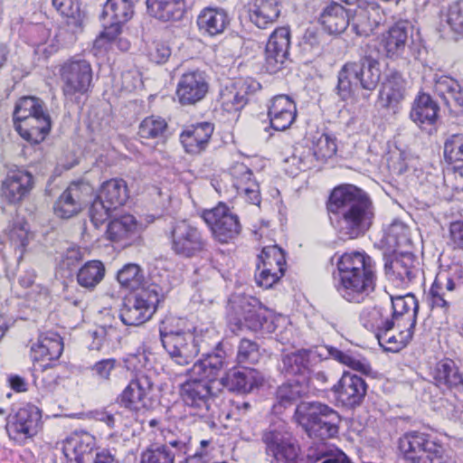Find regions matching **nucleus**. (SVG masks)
<instances>
[{"mask_svg": "<svg viewBox=\"0 0 463 463\" xmlns=\"http://www.w3.org/2000/svg\"><path fill=\"white\" fill-rule=\"evenodd\" d=\"M327 210L336 232L345 240L364 236L375 216L368 194L353 184L335 188L329 196Z\"/></svg>", "mask_w": 463, "mask_h": 463, "instance_id": "1", "label": "nucleus"}, {"mask_svg": "<svg viewBox=\"0 0 463 463\" xmlns=\"http://www.w3.org/2000/svg\"><path fill=\"white\" fill-rule=\"evenodd\" d=\"M338 273L335 288L349 303L361 304L375 290L377 274L375 262L365 252L344 253L337 260Z\"/></svg>", "mask_w": 463, "mask_h": 463, "instance_id": "2", "label": "nucleus"}, {"mask_svg": "<svg viewBox=\"0 0 463 463\" xmlns=\"http://www.w3.org/2000/svg\"><path fill=\"white\" fill-rule=\"evenodd\" d=\"M332 358L351 369L364 374L370 373L372 368L368 361L351 352H343L331 345L317 346L313 349H301L283 354L279 365L286 376H306L310 368L321 360Z\"/></svg>", "mask_w": 463, "mask_h": 463, "instance_id": "3", "label": "nucleus"}, {"mask_svg": "<svg viewBox=\"0 0 463 463\" xmlns=\"http://www.w3.org/2000/svg\"><path fill=\"white\" fill-rule=\"evenodd\" d=\"M295 419L309 438L320 440L335 437L341 421L336 411L318 402L298 404Z\"/></svg>", "mask_w": 463, "mask_h": 463, "instance_id": "4", "label": "nucleus"}, {"mask_svg": "<svg viewBox=\"0 0 463 463\" xmlns=\"http://www.w3.org/2000/svg\"><path fill=\"white\" fill-rule=\"evenodd\" d=\"M381 75L380 62L372 56L348 61L338 72L336 93L342 100H346L357 87L373 91L378 86Z\"/></svg>", "mask_w": 463, "mask_h": 463, "instance_id": "5", "label": "nucleus"}, {"mask_svg": "<svg viewBox=\"0 0 463 463\" xmlns=\"http://www.w3.org/2000/svg\"><path fill=\"white\" fill-rule=\"evenodd\" d=\"M227 319L233 333L244 327L250 331L263 330L268 322L266 310L260 301L250 295L233 294L227 304Z\"/></svg>", "mask_w": 463, "mask_h": 463, "instance_id": "6", "label": "nucleus"}, {"mask_svg": "<svg viewBox=\"0 0 463 463\" xmlns=\"http://www.w3.org/2000/svg\"><path fill=\"white\" fill-rule=\"evenodd\" d=\"M171 250L183 258L198 256L207 250L208 241L203 232L187 220H174L164 229Z\"/></svg>", "mask_w": 463, "mask_h": 463, "instance_id": "7", "label": "nucleus"}, {"mask_svg": "<svg viewBox=\"0 0 463 463\" xmlns=\"http://www.w3.org/2000/svg\"><path fill=\"white\" fill-rule=\"evenodd\" d=\"M129 197L127 182L113 178L104 182L89 209L90 222L99 228Z\"/></svg>", "mask_w": 463, "mask_h": 463, "instance_id": "8", "label": "nucleus"}, {"mask_svg": "<svg viewBox=\"0 0 463 463\" xmlns=\"http://www.w3.org/2000/svg\"><path fill=\"white\" fill-rule=\"evenodd\" d=\"M399 449L409 463H446L443 445L430 434L410 431L399 439Z\"/></svg>", "mask_w": 463, "mask_h": 463, "instance_id": "9", "label": "nucleus"}, {"mask_svg": "<svg viewBox=\"0 0 463 463\" xmlns=\"http://www.w3.org/2000/svg\"><path fill=\"white\" fill-rule=\"evenodd\" d=\"M58 75L62 94L66 99H72L77 94L88 92L93 71L90 61L76 54L59 65Z\"/></svg>", "mask_w": 463, "mask_h": 463, "instance_id": "10", "label": "nucleus"}, {"mask_svg": "<svg viewBox=\"0 0 463 463\" xmlns=\"http://www.w3.org/2000/svg\"><path fill=\"white\" fill-rule=\"evenodd\" d=\"M171 322L164 320L159 326L162 345L175 364L187 365L200 352L198 342L190 331L174 330Z\"/></svg>", "mask_w": 463, "mask_h": 463, "instance_id": "11", "label": "nucleus"}, {"mask_svg": "<svg viewBox=\"0 0 463 463\" xmlns=\"http://www.w3.org/2000/svg\"><path fill=\"white\" fill-rule=\"evenodd\" d=\"M180 394L190 413L214 424L217 406L214 402L213 386L205 380L191 377L180 386Z\"/></svg>", "mask_w": 463, "mask_h": 463, "instance_id": "12", "label": "nucleus"}, {"mask_svg": "<svg viewBox=\"0 0 463 463\" xmlns=\"http://www.w3.org/2000/svg\"><path fill=\"white\" fill-rule=\"evenodd\" d=\"M261 440L273 463H290L298 458L300 449L298 440L284 423L269 425L263 430Z\"/></svg>", "mask_w": 463, "mask_h": 463, "instance_id": "13", "label": "nucleus"}, {"mask_svg": "<svg viewBox=\"0 0 463 463\" xmlns=\"http://www.w3.org/2000/svg\"><path fill=\"white\" fill-rule=\"evenodd\" d=\"M157 286L142 288L134 296L126 298L119 310V317L126 326L144 324L156 312L161 301Z\"/></svg>", "mask_w": 463, "mask_h": 463, "instance_id": "14", "label": "nucleus"}, {"mask_svg": "<svg viewBox=\"0 0 463 463\" xmlns=\"http://www.w3.org/2000/svg\"><path fill=\"white\" fill-rule=\"evenodd\" d=\"M202 218L211 229L213 237L221 243H227L233 240L241 231L239 217L232 213L223 203H220L213 209L203 211Z\"/></svg>", "mask_w": 463, "mask_h": 463, "instance_id": "15", "label": "nucleus"}, {"mask_svg": "<svg viewBox=\"0 0 463 463\" xmlns=\"http://www.w3.org/2000/svg\"><path fill=\"white\" fill-rule=\"evenodd\" d=\"M155 383L145 373L137 375L118 396L117 402L130 411L137 412L152 405Z\"/></svg>", "mask_w": 463, "mask_h": 463, "instance_id": "16", "label": "nucleus"}, {"mask_svg": "<svg viewBox=\"0 0 463 463\" xmlns=\"http://www.w3.org/2000/svg\"><path fill=\"white\" fill-rule=\"evenodd\" d=\"M256 275L257 284L269 288L284 275L286 259L285 253L278 245L264 247L258 256Z\"/></svg>", "mask_w": 463, "mask_h": 463, "instance_id": "17", "label": "nucleus"}, {"mask_svg": "<svg viewBox=\"0 0 463 463\" xmlns=\"http://www.w3.org/2000/svg\"><path fill=\"white\" fill-rule=\"evenodd\" d=\"M41 411L33 404L21 407L14 414L7 417L8 436L18 441L35 436L41 425Z\"/></svg>", "mask_w": 463, "mask_h": 463, "instance_id": "18", "label": "nucleus"}, {"mask_svg": "<svg viewBox=\"0 0 463 463\" xmlns=\"http://www.w3.org/2000/svg\"><path fill=\"white\" fill-rule=\"evenodd\" d=\"M132 0H107L101 13L104 30L100 36L109 41L116 39L121 28L133 15Z\"/></svg>", "mask_w": 463, "mask_h": 463, "instance_id": "19", "label": "nucleus"}, {"mask_svg": "<svg viewBox=\"0 0 463 463\" xmlns=\"http://www.w3.org/2000/svg\"><path fill=\"white\" fill-rule=\"evenodd\" d=\"M290 30L288 27L277 28L269 36L265 49V69L276 73L283 68L288 56Z\"/></svg>", "mask_w": 463, "mask_h": 463, "instance_id": "20", "label": "nucleus"}, {"mask_svg": "<svg viewBox=\"0 0 463 463\" xmlns=\"http://www.w3.org/2000/svg\"><path fill=\"white\" fill-rule=\"evenodd\" d=\"M419 262L411 252H402L385 263V272L397 288H406L420 274Z\"/></svg>", "mask_w": 463, "mask_h": 463, "instance_id": "21", "label": "nucleus"}, {"mask_svg": "<svg viewBox=\"0 0 463 463\" xmlns=\"http://www.w3.org/2000/svg\"><path fill=\"white\" fill-rule=\"evenodd\" d=\"M33 187V176L24 169L10 170L2 183L1 195L10 204H19Z\"/></svg>", "mask_w": 463, "mask_h": 463, "instance_id": "22", "label": "nucleus"}, {"mask_svg": "<svg viewBox=\"0 0 463 463\" xmlns=\"http://www.w3.org/2000/svg\"><path fill=\"white\" fill-rule=\"evenodd\" d=\"M100 449L96 447V439L89 433L71 436L62 443L63 463H90Z\"/></svg>", "mask_w": 463, "mask_h": 463, "instance_id": "23", "label": "nucleus"}, {"mask_svg": "<svg viewBox=\"0 0 463 463\" xmlns=\"http://www.w3.org/2000/svg\"><path fill=\"white\" fill-rule=\"evenodd\" d=\"M209 90L205 74L200 71L184 73L177 83L176 97L182 105H194L201 101Z\"/></svg>", "mask_w": 463, "mask_h": 463, "instance_id": "24", "label": "nucleus"}, {"mask_svg": "<svg viewBox=\"0 0 463 463\" xmlns=\"http://www.w3.org/2000/svg\"><path fill=\"white\" fill-rule=\"evenodd\" d=\"M333 391L343 406L354 408L364 400L367 384L361 376L345 372L337 384L334 385Z\"/></svg>", "mask_w": 463, "mask_h": 463, "instance_id": "25", "label": "nucleus"}, {"mask_svg": "<svg viewBox=\"0 0 463 463\" xmlns=\"http://www.w3.org/2000/svg\"><path fill=\"white\" fill-rule=\"evenodd\" d=\"M222 384L231 392L249 393L264 384L265 377L258 370L241 366L239 369L229 371L221 379Z\"/></svg>", "mask_w": 463, "mask_h": 463, "instance_id": "26", "label": "nucleus"}, {"mask_svg": "<svg viewBox=\"0 0 463 463\" xmlns=\"http://www.w3.org/2000/svg\"><path fill=\"white\" fill-rule=\"evenodd\" d=\"M225 356L222 343L219 342L213 352L203 354L202 359L194 364L191 368L192 377L205 380L212 385L223 370Z\"/></svg>", "mask_w": 463, "mask_h": 463, "instance_id": "27", "label": "nucleus"}, {"mask_svg": "<svg viewBox=\"0 0 463 463\" xmlns=\"http://www.w3.org/2000/svg\"><path fill=\"white\" fill-rule=\"evenodd\" d=\"M260 86L251 79H239L230 86H226L220 95L223 109L228 111L241 110L248 102V95Z\"/></svg>", "mask_w": 463, "mask_h": 463, "instance_id": "28", "label": "nucleus"}, {"mask_svg": "<svg viewBox=\"0 0 463 463\" xmlns=\"http://www.w3.org/2000/svg\"><path fill=\"white\" fill-rule=\"evenodd\" d=\"M63 351L61 335L55 332H45L39 335L36 344L31 346V357L34 362H46L43 368L46 369L52 361L60 358Z\"/></svg>", "mask_w": 463, "mask_h": 463, "instance_id": "29", "label": "nucleus"}, {"mask_svg": "<svg viewBox=\"0 0 463 463\" xmlns=\"http://www.w3.org/2000/svg\"><path fill=\"white\" fill-rule=\"evenodd\" d=\"M268 116L273 129L283 131L288 129L297 117V107L288 95H278L270 100Z\"/></svg>", "mask_w": 463, "mask_h": 463, "instance_id": "30", "label": "nucleus"}, {"mask_svg": "<svg viewBox=\"0 0 463 463\" xmlns=\"http://www.w3.org/2000/svg\"><path fill=\"white\" fill-rule=\"evenodd\" d=\"M434 384L439 389H463V373L457 364L449 358L438 361L430 373Z\"/></svg>", "mask_w": 463, "mask_h": 463, "instance_id": "31", "label": "nucleus"}, {"mask_svg": "<svg viewBox=\"0 0 463 463\" xmlns=\"http://www.w3.org/2000/svg\"><path fill=\"white\" fill-rule=\"evenodd\" d=\"M352 22L356 34L366 37L384 22V15L376 3H367L357 6Z\"/></svg>", "mask_w": 463, "mask_h": 463, "instance_id": "32", "label": "nucleus"}, {"mask_svg": "<svg viewBox=\"0 0 463 463\" xmlns=\"http://www.w3.org/2000/svg\"><path fill=\"white\" fill-rule=\"evenodd\" d=\"M213 130V124L210 122H200L183 130L180 134V141L185 152L198 155L204 151Z\"/></svg>", "mask_w": 463, "mask_h": 463, "instance_id": "33", "label": "nucleus"}, {"mask_svg": "<svg viewBox=\"0 0 463 463\" xmlns=\"http://www.w3.org/2000/svg\"><path fill=\"white\" fill-rule=\"evenodd\" d=\"M281 5L278 0H251L248 5L250 21L260 29H268L279 17Z\"/></svg>", "mask_w": 463, "mask_h": 463, "instance_id": "34", "label": "nucleus"}, {"mask_svg": "<svg viewBox=\"0 0 463 463\" xmlns=\"http://www.w3.org/2000/svg\"><path fill=\"white\" fill-rule=\"evenodd\" d=\"M83 184L71 183L54 203L53 211L57 217L69 219L78 214L83 204Z\"/></svg>", "mask_w": 463, "mask_h": 463, "instance_id": "35", "label": "nucleus"}, {"mask_svg": "<svg viewBox=\"0 0 463 463\" xmlns=\"http://www.w3.org/2000/svg\"><path fill=\"white\" fill-rule=\"evenodd\" d=\"M439 107L427 93H420L414 99L410 118L421 129L432 127L438 120Z\"/></svg>", "mask_w": 463, "mask_h": 463, "instance_id": "36", "label": "nucleus"}, {"mask_svg": "<svg viewBox=\"0 0 463 463\" xmlns=\"http://www.w3.org/2000/svg\"><path fill=\"white\" fill-rule=\"evenodd\" d=\"M456 288L457 283L452 278L437 277L427 294L429 305L431 308H440L445 313L449 312L455 299Z\"/></svg>", "mask_w": 463, "mask_h": 463, "instance_id": "37", "label": "nucleus"}, {"mask_svg": "<svg viewBox=\"0 0 463 463\" xmlns=\"http://www.w3.org/2000/svg\"><path fill=\"white\" fill-rule=\"evenodd\" d=\"M381 46L387 58L405 60L408 48V27L403 24H396L386 33L383 34Z\"/></svg>", "mask_w": 463, "mask_h": 463, "instance_id": "38", "label": "nucleus"}, {"mask_svg": "<svg viewBox=\"0 0 463 463\" xmlns=\"http://www.w3.org/2000/svg\"><path fill=\"white\" fill-rule=\"evenodd\" d=\"M229 24V14L222 7H205L197 17L199 31L204 35H219L224 32Z\"/></svg>", "mask_w": 463, "mask_h": 463, "instance_id": "39", "label": "nucleus"}, {"mask_svg": "<svg viewBox=\"0 0 463 463\" xmlns=\"http://www.w3.org/2000/svg\"><path fill=\"white\" fill-rule=\"evenodd\" d=\"M20 137L30 144H40L49 135L52 128L51 117L30 118L14 123Z\"/></svg>", "mask_w": 463, "mask_h": 463, "instance_id": "40", "label": "nucleus"}, {"mask_svg": "<svg viewBox=\"0 0 463 463\" xmlns=\"http://www.w3.org/2000/svg\"><path fill=\"white\" fill-rule=\"evenodd\" d=\"M434 92L439 96L449 108L463 107V93L460 84L453 78L435 75Z\"/></svg>", "mask_w": 463, "mask_h": 463, "instance_id": "41", "label": "nucleus"}, {"mask_svg": "<svg viewBox=\"0 0 463 463\" xmlns=\"http://www.w3.org/2000/svg\"><path fill=\"white\" fill-rule=\"evenodd\" d=\"M320 22L329 33L339 34L345 31L350 19L344 6L332 2L324 8L320 15Z\"/></svg>", "mask_w": 463, "mask_h": 463, "instance_id": "42", "label": "nucleus"}, {"mask_svg": "<svg viewBox=\"0 0 463 463\" xmlns=\"http://www.w3.org/2000/svg\"><path fill=\"white\" fill-rule=\"evenodd\" d=\"M406 82L402 75L397 71H391L383 84L380 97L384 101V106L395 108L404 99Z\"/></svg>", "mask_w": 463, "mask_h": 463, "instance_id": "43", "label": "nucleus"}, {"mask_svg": "<svg viewBox=\"0 0 463 463\" xmlns=\"http://www.w3.org/2000/svg\"><path fill=\"white\" fill-rule=\"evenodd\" d=\"M148 14L164 22L179 20L184 12L183 0H146Z\"/></svg>", "mask_w": 463, "mask_h": 463, "instance_id": "44", "label": "nucleus"}, {"mask_svg": "<svg viewBox=\"0 0 463 463\" xmlns=\"http://www.w3.org/2000/svg\"><path fill=\"white\" fill-rule=\"evenodd\" d=\"M106 268L102 261L92 260L85 262L76 273L77 283L88 291H93L104 279Z\"/></svg>", "mask_w": 463, "mask_h": 463, "instance_id": "45", "label": "nucleus"}, {"mask_svg": "<svg viewBox=\"0 0 463 463\" xmlns=\"http://www.w3.org/2000/svg\"><path fill=\"white\" fill-rule=\"evenodd\" d=\"M36 117H50L44 102L39 98L31 96L20 98L14 107V123Z\"/></svg>", "mask_w": 463, "mask_h": 463, "instance_id": "46", "label": "nucleus"}, {"mask_svg": "<svg viewBox=\"0 0 463 463\" xmlns=\"http://www.w3.org/2000/svg\"><path fill=\"white\" fill-rule=\"evenodd\" d=\"M107 228V237L109 241L120 242L128 240L137 230V222L133 215L124 214L119 217H110Z\"/></svg>", "mask_w": 463, "mask_h": 463, "instance_id": "47", "label": "nucleus"}, {"mask_svg": "<svg viewBox=\"0 0 463 463\" xmlns=\"http://www.w3.org/2000/svg\"><path fill=\"white\" fill-rule=\"evenodd\" d=\"M305 392L304 387L298 381L288 382L279 386L276 392V403L273 409L281 412L283 409L295 404Z\"/></svg>", "mask_w": 463, "mask_h": 463, "instance_id": "48", "label": "nucleus"}, {"mask_svg": "<svg viewBox=\"0 0 463 463\" xmlns=\"http://www.w3.org/2000/svg\"><path fill=\"white\" fill-rule=\"evenodd\" d=\"M391 300L393 318H398L408 314L409 320L411 321L410 326L415 327L419 312V304L415 296L412 294L396 297L391 296Z\"/></svg>", "mask_w": 463, "mask_h": 463, "instance_id": "49", "label": "nucleus"}, {"mask_svg": "<svg viewBox=\"0 0 463 463\" xmlns=\"http://www.w3.org/2000/svg\"><path fill=\"white\" fill-rule=\"evenodd\" d=\"M383 241L390 250L397 251L411 243L409 228L402 222L395 221L385 231Z\"/></svg>", "mask_w": 463, "mask_h": 463, "instance_id": "50", "label": "nucleus"}, {"mask_svg": "<svg viewBox=\"0 0 463 463\" xmlns=\"http://www.w3.org/2000/svg\"><path fill=\"white\" fill-rule=\"evenodd\" d=\"M313 154L318 161L333 157L336 151V138L327 133L317 132L312 137Z\"/></svg>", "mask_w": 463, "mask_h": 463, "instance_id": "51", "label": "nucleus"}, {"mask_svg": "<svg viewBox=\"0 0 463 463\" xmlns=\"http://www.w3.org/2000/svg\"><path fill=\"white\" fill-rule=\"evenodd\" d=\"M5 233L8 236L11 243L20 249L22 253L33 238L29 225L24 219L14 220L10 222L5 229Z\"/></svg>", "mask_w": 463, "mask_h": 463, "instance_id": "52", "label": "nucleus"}, {"mask_svg": "<svg viewBox=\"0 0 463 463\" xmlns=\"http://www.w3.org/2000/svg\"><path fill=\"white\" fill-rule=\"evenodd\" d=\"M167 131V123L165 118L158 116L145 118L138 128V137L141 139L163 138Z\"/></svg>", "mask_w": 463, "mask_h": 463, "instance_id": "53", "label": "nucleus"}, {"mask_svg": "<svg viewBox=\"0 0 463 463\" xmlns=\"http://www.w3.org/2000/svg\"><path fill=\"white\" fill-rule=\"evenodd\" d=\"M117 279L122 287L136 290L142 286L145 277L137 264L128 263L118 270Z\"/></svg>", "mask_w": 463, "mask_h": 463, "instance_id": "54", "label": "nucleus"}, {"mask_svg": "<svg viewBox=\"0 0 463 463\" xmlns=\"http://www.w3.org/2000/svg\"><path fill=\"white\" fill-rule=\"evenodd\" d=\"M259 345L252 340L242 338L237 348L236 361L241 366L256 364L260 359Z\"/></svg>", "mask_w": 463, "mask_h": 463, "instance_id": "55", "label": "nucleus"}, {"mask_svg": "<svg viewBox=\"0 0 463 463\" xmlns=\"http://www.w3.org/2000/svg\"><path fill=\"white\" fill-rule=\"evenodd\" d=\"M444 156L448 163L463 166V133L450 135L444 143Z\"/></svg>", "mask_w": 463, "mask_h": 463, "instance_id": "56", "label": "nucleus"}, {"mask_svg": "<svg viewBox=\"0 0 463 463\" xmlns=\"http://www.w3.org/2000/svg\"><path fill=\"white\" fill-rule=\"evenodd\" d=\"M175 453L166 444H152L141 454L140 463H174Z\"/></svg>", "mask_w": 463, "mask_h": 463, "instance_id": "57", "label": "nucleus"}, {"mask_svg": "<svg viewBox=\"0 0 463 463\" xmlns=\"http://www.w3.org/2000/svg\"><path fill=\"white\" fill-rule=\"evenodd\" d=\"M323 38L322 30L317 26H311L304 32L298 42V46L305 54L314 53L321 49Z\"/></svg>", "mask_w": 463, "mask_h": 463, "instance_id": "58", "label": "nucleus"}, {"mask_svg": "<svg viewBox=\"0 0 463 463\" xmlns=\"http://www.w3.org/2000/svg\"><path fill=\"white\" fill-rule=\"evenodd\" d=\"M414 328L411 326L405 331H400L397 335L392 333L382 336L379 340L381 346L391 352H396L405 347L412 339Z\"/></svg>", "mask_w": 463, "mask_h": 463, "instance_id": "59", "label": "nucleus"}, {"mask_svg": "<svg viewBox=\"0 0 463 463\" xmlns=\"http://www.w3.org/2000/svg\"><path fill=\"white\" fill-rule=\"evenodd\" d=\"M250 407V404L246 402H233L229 410L220 411L217 410L215 420L221 423H226L230 420H241Z\"/></svg>", "mask_w": 463, "mask_h": 463, "instance_id": "60", "label": "nucleus"}, {"mask_svg": "<svg viewBox=\"0 0 463 463\" xmlns=\"http://www.w3.org/2000/svg\"><path fill=\"white\" fill-rule=\"evenodd\" d=\"M447 23L452 31L463 35V0H457L449 5Z\"/></svg>", "mask_w": 463, "mask_h": 463, "instance_id": "61", "label": "nucleus"}, {"mask_svg": "<svg viewBox=\"0 0 463 463\" xmlns=\"http://www.w3.org/2000/svg\"><path fill=\"white\" fill-rule=\"evenodd\" d=\"M93 375L100 380L109 381L113 371H123V367L114 358L102 359L91 367Z\"/></svg>", "mask_w": 463, "mask_h": 463, "instance_id": "62", "label": "nucleus"}, {"mask_svg": "<svg viewBox=\"0 0 463 463\" xmlns=\"http://www.w3.org/2000/svg\"><path fill=\"white\" fill-rule=\"evenodd\" d=\"M232 175L233 177V186L236 191L241 189V186H248L250 183L256 182L252 176V171L244 164H236L232 168Z\"/></svg>", "mask_w": 463, "mask_h": 463, "instance_id": "63", "label": "nucleus"}, {"mask_svg": "<svg viewBox=\"0 0 463 463\" xmlns=\"http://www.w3.org/2000/svg\"><path fill=\"white\" fill-rule=\"evenodd\" d=\"M170 55L169 45L163 42H153L148 50L149 60L156 64L166 62Z\"/></svg>", "mask_w": 463, "mask_h": 463, "instance_id": "64", "label": "nucleus"}]
</instances>
